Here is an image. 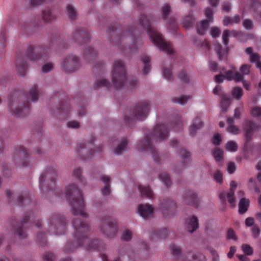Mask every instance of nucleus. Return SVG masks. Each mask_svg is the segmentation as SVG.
<instances>
[{"label":"nucleus","instance_id":"nucleus-1","mask_svg":"<svg viewBox=\"0 0 261 261\" xmlns=\"http://www.w3.org/2000/svg\"><path fill=\"white\" fill-rule=\"evenodd\" d=\"M72 224L74 228V237L73 241H69L64 249L66 253L73 252L80 247H84L88 250H97L100 251L103 248V244L101 241L90 240L89 238V226L81 219H74Z\"/></svg>","mask_w":261,"mask_h":261},{"label":"nucleus","instance_id":"nucleus-2","mask_svg":"<svg viewBox=\"0 0 261 261\" xmlns=\"http://www.w3.org/2000/svg\"><path fill=\"white\" fill-rule=\"evenodd\" d=\"M169 127L165 124H157L150 135H146L144 139L138 143V149L150 151L154 162H160L161 156L154 148L152 140L162 141L167 139L169 136Z\"/></svg>","mask_w":261,"mask_h":261},{"label":"nucleus","instance_id":"nucleus-3","mask_svg":"<svg viewBox=\"0 0 261 261\" xmlns=\"http://www.w3.org/2000/svg\"><path fill=\"white\" fill-rule=\"evenodd\" d=\"M66 197L71 206V212L74 216L80 215L83 218L88 217L85 212V203L82 192L74 184L69 185L66 191Z\"/></svg>","mask_w":261,"mask_h":261},{"label":"nucleus","instance_id":"nucleus-4","mask_svg":"<svg viewBox=\"0 0 261 261\" xmlns=\"http://www.w3.org/2000/svg\"><path fill=\"white\" fill-rule=\"evenodd\" d=\"M139 21L140 25L146 30L151 42L155 45L168 54L170 55L173 53L172 45L170 43L165 41L162 35L151 27L150 19L146 16L142 15Z\"/></svg>","mask_w":261,"mask_h":261},{"label":"nucleus","instance_id":"nucleus-5","mask_svg":"<svg viewBox=\"0 0 261 261\" xmlns=\"http://www.w3.org/2000/svg\"><path fill=\"white\" fill-rule=\"evenodd\" d=\"M36 211H32L31 212L25 213L23 219L19 222H16L15 219L10 221L13 229L20 239H24L27 237L26 229L30 225L33 224L37 228L41 226V222L36 219Z\"/></svg>","mask_w":261,"mask_h":261},{"label":"nucleus","instance_id":"nucleus-6","mask_svg":"<svg viewBox=\"0 0 261 261\" xmlns=\"http://www.w3.org/2000/svg\"><path fill=\"white\" fill-rule=\"evenodd\" d=\"M27 100L24 102L22 107L16 108L15 110H13L11 107L12 100L11 96L8 97V108L11 111L12 115L17 117H21L25 116L30 112V102L29 99H30L32 101L35 102L38 99V91L36 85H34L33 87L30 89L28 94L25 96Z\"/></svg>","mask_w":261,"mask_h":261},{"label":"nucleus","instance_id":"nucleus-7","mask_svg":"<svg viewBox=\"0 0 261 261\" xmlns=\"http://www.w3.org/2000/svg\"><path fill=\"white\" fill-rule=\"evenodd\" d=\"M57 173L54 166H51L42 173L39 177L40 189L44 192L55 191Z\"/></svg>","mask_w":261,"mask_h":261},{"label":"nucleus","instance_id":"nucleus-8","mask_svg":"<svg viewBox=\"0 0 261 261\" xmlns=\"http://www.w3.org/2000/svg\"><path fill=\"white\" fill-rule=\"evenodd\" d=\"M109 32L111 35L112 34L118 35L114 39H112V42H116V43L118 45L124 40L133 41L134 43L137 42V39L135 37V30L133 28L127 27L122 29L117 25L109 28Z\"/></svg>","mask_w":261,"mask_h":261},{"label":"nucleus","instance_id":"nucleus-9","mask_svg":"<svg viewBox=\"0 0 261 261\" xmlns=\"http://www.w3.org/2000/svg\"><path fill=\"white\" fill-rule=\"evenodd\" d=\"M112 80L115 88L122 87L126 81V71L124 63L118 60L114 61L113 65Z\"/></svg>","mask_w":261,"mask_h":261},{"label":"nucleus","instance_id":"nucleus-10","mask_svg":"<svg viewBox=\"0 0 261 261\" xmlns=\"http://www.w3.org/2000/svg\"><path fill=\"white\" fill-rule=\"evenodd\" d=\"M48 231L56 235L64 234L66 231V220L59 213L53 214L48 221Z\"/></svg>","mask_w":261,"mask_h":261},{"label":"nucleus","instance_id":"nucleus-11","mask_svg":"<svg viewBox=\"0 0 261 261\" xmlns=\"http://www.w3.org/2000/svg\"><path fill=\"white\" fill-rule=\"evenodd\" d=\"M149 111V104L146 101L139 102L135 107L132 117L125 116L124 120L126 124L130 125L134 120H143L145 119Z\"/></svg>","mask_w":261,"mask_h":261},{"label":"nucleus","instance_id":"nucleus-12","mask_svg":"<svg viewBox=\"0 0 261 261\" xmlns=\"http://www.w3.org/2000/svg\"><path fill=\"white\" fill-rule=\"evenodd\" d=\"M48 54V49L44 46H35L29 44L24 55L31 61H35L41 59H46Z\"/></svg>","mask_w":261,"mask_h":261},{"label":"nucleus","instance_id":"nucleus-13","mask_svg":"<svg viewBox=\"0 0 261 261\" xmlns=\"http://www.w3.org/2000/svg\"><path fill=\"white\" fill-rule=\"evenodd\" d=\"M100 227L101 232L108 238H113L116 234L117 231L116 222L112 221L108 216H105L102 218Z\"/></svg>","mask_w":261,"mask_h":261},{"label":"nucleus","instance_id":"nucleus-14","mask_svg":"<svg viewBox=\"0 0 261 261\" xmlns=\"http://www.w3.org/2000/svg\"><path fill=\"white\" fill-rule=\"evenodd\" d=\"M170 248L173 255L176 258L182 261H206V257L201 253L192 254L191 252H188V256L190 257V259H188L187 258L185 254H181V249L179 247L172 244Z\"/></svg>","mask_w":261,"mask_h":261},{"label":"nucleus","instance_id":"nucleus-15","mask_svg":"<svg viewBox=\"0 0 261 261\" xmlns=\"http://www.w3.org/2000/svg\"><path fill=\"white\" fill-rule=\"evenodd\" d=\"M80 58L75 56L65 58L62 64V69L67 73H71L78 70L80 67Z\"/></svg>","mask_w":261,"mask_h":261},{"label":"nucleus","instance_id":"nucleus-16","mask_svg":"<svg viewBox=\"0 0 261 261\" xmlns=\"http://www.w3.org/2000/svg\"><path fill=\"white\" fill-rule=\"evenodd\" d=\"M13 160L16 164L22 167L29 165V154L23 146H17L14 149Z\"/></svg>","mask_w":261,"mask_h":261},{"label":"nucleus","instance_id":"nucleus-17","mask_svg":"<svg viewBox=\"0 0 261 261\" xmlns=\"http://www.w3.org/2000/svg\"><path fill=\"white\" fill-rule=\"evenodd\" d=\"M91 36L86 29L77 28L72 34V39L79 45H82L91 41Z\"/></svg>","mask_w":261,"mask_h":261},{"label":"nucleus","instance_id":"nucleus-18","mask_svg":"<svg viewBox=\"0 0 261 261\" xmlns=\"http://www.w3.org/2000/svg\"><path fill=\"white\" fill-rule=\"evenodd\" d=\"M94 141V138L93 137H92L87 144H80L79 148L77 149V152L81 159L83 160H88L92 156L94 152L92 148L93 146Z\"/></svg>","mask_w":261,"mask_h":261},{"label":"nucleus","instance_id":"nucleus-19","mask_svg":"<svg viewBox=\"0 0 261 261\" xmlns=\"http://www.w3.org/2000/svg\"><path fill=\"white\" fill-rule=\"evenodd\" d=\"M230 187L229 191L226 193L225 191L222 192L219 194V198L222 202L225 203L226 198L227 197L228 202L231 206L235 205V199L234 197V192L237 187V184L234 181H231L230 182Z\"/></svg>","mask_w":261,"mask_h":261},{"label":"nucleus","instance_id":"nucleus-20","mask_svg":"<svg viewBox=\"0 0 261 261\" xmlns=\"http://www.w3.org/2000/svg\"><path fill=\"white\" fill-rule=\"evenodd\" d=\"M243 127L246 141L249 142L252 139L254 130L257 128V125L252 121L246 119L243 123Z\"/></svg>","mask_w":261,"mask_h":261},{"label":"nucleus","instance_id":"nucleus-21","mask_svg":"<svg viewBox=\"0 0 261 261\" xmlns=\"http://www.w3.org/2000/svg\"><path fill=\"white\" fill-rule=\"evenodd\" d=\"M21 59H23V55L20 53H17L16 68L20 75L23 76L27 72L28 66L25 62L21 61Z\"/></svg>","mask_w":261,"mask_h":261},{"label":"nucleus","instance_id":"nucleus-22","mask_svg":"<svg viewBox=\"0 0 261 261\" xmlns=\"http://www.w3.org/2000/svg\"><path fill=\"white\" fill-rule=\"evenodd\" d=\"M184 198L187 204L191 205L196 208L198 207L199 200L196 194L193 191H188L184 195Z\"/></svg>","mask_w":261,"mask_h":261},{"label":"nucleus","instance_id":"nucleus-23","mask_svg":"<svg viewBox=\"0 0 261 261\" xmlns=\"http://www.w3.org/2000/svg\"><path fill=\"white\" fill-rule=\"evenodd\" d=\"M198 220L195 216H192L187 218L185 222V226L187 231L190 232H194L198 228Z\"/></svg>","mask_w":261,"mask_h":261},{"label":"nucleus","instance_id":"nucleus-24","mask_svg":"<svg viewBox=\"0 0 261 261\" xmlns=\"http://www.w3.org/2000/svg\"><path fill=\"white\" fill-rule=\"evenodd\" d=\"M224 75L225 79L228 81L234 80L236 82H239L242 81L243 79V76L239 72L236 71V69L234 68L226 71Z\"/></svg>","mask_w":261,"mask_h":261},{"label":"nucleus","instance_id":"nucleus-25","mask_svg":"<svg viewBox=\"0 0 261 261\" xmlns=\"http://www.w3.org/2000/svg\"><path fill=\"white\" fill-rule=\"evenodd\" d=\"M153 211V208L148 204H140L138 207V212L140 215L144 219H146L152 215Z\"/></svg>","mask_w":261,"mask_h":261},{"label":"nucleus","instance_id":"nucleus-26","mask_svg":"<svg viewBox=\"0 0 261 261\" xmlns=\"http://www.w3.org/2000/svg\"><path fill=\"white\" fill-rule=\"evenodd\" d=\"M17 202L20 206H28L32 204V201L28 191H24L18 195Z\"/></svg>","mask_w":261,"mask_h":261},{"label":"nucleus","instance_id":"nucleus-27","mask_svg":"<svg viewBox=\"0 0 261 261\" xmlns=\"http://www.w3.org/2000/svg\"><path fill=\"white\" fill-rule=\"evenodd\" d=\"M100 180L105 184V186L101 190L102 194L104 196L109 195L111 193V178L107 175H102L100 177Z\"/></svg>","mask_w":261,"mask_h":261},{"label":"nucleus","instance_id":"nucleus-28","mask_svg":"<svg viewBox=\"0 0 261 261\" xmlns=\"http://www.w3.org/2000/svg\"><path fill=\"white\" fill-rule=\"evenodd\" d=\"M202 126L203 123L200 118L198 117H196L190 127V135L192 136H194L196 135V132L201 128Z\"/></svg>","mask_w":261,"mask_h":261},{"label":"nucleus","instance_id":"nucleus-29","mask_svg":"<svg viewBox=\"0 0 261 261\" xmlns=\"http://www.w3.org/2000/svg\"><path fill=\"white\" fill-rule=\"evenodd\" d=\"M141 60L144 64V67L142 69V74L143 75L147 74L151 69V65L150 64V58L148 56L142 55Z\"/></svg>","mask_w":261,"mask_h":261},{"label":"nucleus","instance_id":"nucleus-30","mask_svg":"<svg viewBox=\"0 0 261 261\" xmlns=\"http://www.w3.org/2000/svg\"><path fill=\"white\" fill-rule=\"evenodd\" d=\"M96 52L91 47L86 48L83 53L84 59L88 62L93 61L96 57Z\"/></svg>","mask_w":261,"mask_h":261},{"label":"nucleus","instance_id":"nucleus-31","mask_svg":"<svg viewBox=\"0 0 261 261\" xmlns=\"http://www.w3.org/2000/svg\"><path fill=\"white\" fill-rule=\"evenodd\" d=\"M138 189L142 196H144L149 199L153 198V193L149 186L139 185L138 186Z\"/></svg>","mask_w":261,"mask_h":261},{"label":"nucleus","instance_id":"nucleus-32","mask_svg":"<svg viewBox=\"0 0 261 261\" xmlns=\"http://www.w3.org/2000/svg\"><path fill=\"white\" fill-rule=\"evenodd\" d=\"M178 152L181 155L182 165L184 168L186 167L190 161V152L185 149H181Z\"/></svg>","mask_w":261,"mask_h":261},{"label":"nucleus","instance_id":"nucleus-33","mask_svg":"<svg viewBox=\"0 0 261 261\" xmlns=\"http://www.w3.org/2000/svg\"><path fill=\"white\" fill-rule=\"evenodd\" d=\"M175 205L174 201L172 199L168 198L164 199L161 202L160 207L163 211H168L172 208H174L175 207Z\"/></svg>","mask_w":261,"mask_h":261},{"label":"nucleus","instance_id":"nucleus-34","mask_svg":"<svg viewBox=\"0 0 261 261\" xmlns=\"http://www.w3.org/2000/svg\"><path fill=\"white\" fill-rule=\"evenodd\" d=\"M249 205V200L245 198H242L239 203V213L243 214L247 212Z\"/></svg>","mask_w":261,"mask_h":261},{"label":"nucleus","instance_id":"nucleus-35","mask_svg":"<svg viewBox=\"0 0 261 261\" xmlns=\"http://www.w3.org/2000/svg\"><path fill=\"white\" fill-rule=\"evenodd\" d=\"M42 17L44 21L50 22L56 18V15L50 9H47L43 11Z\"/></svg>","mask_w":261,"mask_h":261},{"label":"nucleus","instance_id":"nucleus-36","mask_svg":"<svg viewBox=\"0 0 261 261\" xmlns=\"http://www.w3.org/2000/svg\"><path fill=\"white\" fill-rule=\"evenodd\" d=\"M168 235V230L166 228H162L159 230H155L153 231L152 238L155 239V238L160 239H165Z\"/></svg>","mask_w":261,"mask_h":261},{"label":"nucleus","instance_id":"nucleus-37","mask_svg":"<svg viewBox=\"0 0 261 261\" xmlns=\"http://www.w3.org/2000/svg\"><path fill=\"white\" fill-rule=\"evenodd\" d=\"M128 144L127 140L126 138L122 139L120 143L114 149V152L116 154H121L122 151L126 148Z\"/></svg>","mask_w":261,"mask_h":261},{"label":"nucleus","instance_id":"nucleus-38","mask_svg":"<svg viewBox=\"0 0 261 261\" xmlns=\"http://www.w3.org/2000/svg\"><path fill=\"white\" fill-rule=\"evenodd\" d=\"M67 15L71 20H75L77 16L76 10L70 4L67 5Z\"/></svg>","mask_w":261,"mask_h":261},{"label":"nucleus","instance_id":"nucleus-39","mask_svg":"<svg viewBox=\"0 0 261 261\" xmlns=\"http://www.w3.org/2000/svg\"><path fill=\"white\" fill-rule=\"evenodd\" d=\"M209 22L207 20L201 21L197 27V33L200 35L205 34L206 29L208 28Z\"/></svg>","mask_w":261,"mask_h":261},{"label":"nucleus","instance_id":"nucleus-40","mask_svg":"<svg viewBox=\"0 0 261 261\" xmlns=\"http://www.w3.org/2000/svg\"><path fill=\"white\" fill-rule=\"evenodd\" d=\"M111 86L110 82L106 79H100L96 81L95 84L96 88H99L101 87H105L106 88H109Z\"/></svg>","mask_w":261,"mask_h":261},{"label":"nucleus","instance_id":"nucleus-41","mask_svg":"<svg viewBox=\"0 0 261 261\" xmlns=\"http://www.w3.org/2000/svg\"><path fill=\"white\" fill-rule=\"evenodd\" d=\"M230 103V98L226 95H223L221 100V106L223 112L227 111Z\"/></svg>","mask_w":261,"mask_h":261},{"label":"nucleus","instance_id":"nucleus-42","mask_svg":"<svg viewBox=\"0 0 261 261\" xmlns=\"http://www.w3.org/2000/svg\"><path fill=\"white\" fill-rule=\"evenodd\" d=\"M213 155L217 163L223 160V150L219 148H216L213 151Z\"/></svg>","mask_w":261,"mask_h":261},{"label":"nucleus","instance_id":"nucleus-43","mask_svg":"<svg viewBox=\"0 0 261 261\" xmlns=\"http://www.w3.org/2000/svg\"><path fill=\"white\" fill-rule=\"evenodd\" d=\"M82 170L80 167L75 168L72 173V175L76 178L80 182L85 185L83 177L82 176Z\"/></svg>","mask_w":261,"mask_h":261},{"label":"nucleus","instance_id":"nucleus-44","mask_svg":"<svg viewBox=\"0 0 261 261\" xmlns=\"http://www.w3.org/2000/svg\"><path fill=\"white\" fill-rule=\"evenodd\" d=\"M59 107H57V110L60 113H66L70 109V107L67 101L65 102L59 103Z\"/></svg>","mask_w":261,"mask_h":261},{"label":"nucleus","instance_id":"nucleus-45","mask_svg":"<svg viewBox=\"0 0 261 261\" xmlns=\"http://www.w3.org/2000/svg\"><path fill=\"white\" fill-rule=\"evenodd\" d=\"M159 177L167 187H168L171 185V180L170 177L166 172L160 174L159 175Z\"/></svg>","mask_w":261,"mask_h":261},{"label":"nucleus","instance_id":"nucleus-46","mask_svg":"<svg viewBox=\"0 0 261 261\" xmlns=\"http://www.w3.org/2000/svg\"><path fill=\"white\" fill-rule=\"evenodd\" d=\"M194 20L195 19L193 17L192 14H189L184 19L183 23L185 28H186V29H188L192 27Z\"/></svg>","mask_w":261,"mask_h":261},{"label":"nucleus","instance_id":"nucleus-47","mask_svg":"<svg viewBox=\"0 0 261 261\" xmlns=\"http://www.w3.org/2000/svg\"><path fill=\"white\" fill-rule=\"evenodd\" d=\"M231 94L236 99L239 100L243 95V89L238 87H234L231 91Z\"/></svg>","mask_w":261,"mask_h":261},{"label":"nucleus","instance_id":"nucleus-48","mask_svg":"<svg viewBox=\"0 0 261 261\" xmlns=\"http://www.w3.org/2000/svg\"><path fill=\"white\" fill-rule=\"evenodd\" d=\"M238 146L237 143L233 141H228L225 145L226 150L231 152H236L238 150Z\"/></svg>","mask_w":261,"mask_h":261},{"label":"nucleus","instance_id":"nucleus-49","mask_svg":"<svg viewBox=\"0 0 261 261\" xmlns=\"http://www.w3.org/2000/svg\"><path fill=\"white\" fill-rule=\"evenodd\" d=\"M183 122L180 116L178 115L176 117L174 122V127L176 131L180 130L182 129Z\"/></svg>","mask_w":261,"mask_h":261},{"label":"nucleus","instance_id":"nucleus-50","mask_svg":"<svg viewBox=\"0 0 261 261\" xmlns=\"http://www.w3.org/2000/svg\"><path fill=\"white\" fill-rule=\"evenodd\" d=\"M163 74L166 80L168 81H172L173 80L172 70L170 67H163Z\"/></svg>","mask_w":261,"mask_h":261},{"label":"nucleus","instance_id":"nucleus-51","mask_svg":"<svg viewBox=\"0 0 261 261\" xmlns=\"http://www.w3.org/2000/svg\"><path fill=\"white\" fill-rule=\"evenodd\" d=\"M191 98V96L183 95L177 98H174L173 101L175 103H178L181 105L185 104L187 101Z\"/></svg>","mask_w":261,"mask_h":261},{"label":"nucleus","instance_id":"nucleus-52","mask_svg":"<svg viewBox=\"0 0 261 261\" xmlns=\"http://www.w3.org/2000/svg\"><path fill=\"white\" fill-rule=\"evenodd\" d=\"M171 11V7L169 4H165L162 7V17L164 19L166 20L169 13Z\"/></svg>","mask_w":261,"mask_h":261},{"label":"nucleus","instance_id":"nucleus-53","mask_svg":"<svg viewBox=\"0 0 261 261\" xmlns=\"http://www.w3.org/2000/svg\"><path fill=\"white\" fill-rule=\"evenodd\" d=\"M178 79L184 83H188L189 82V76L186 72L182 70L178 75Z\"/></svg>","mask_w":261,"mask_h":261},{"label":"nucleus","instance_id":"nucleus-54","mask_svg":"<svg viewBox=\"0 0 261 261\" xmlns=\"http://www.w3.org/2000/svg\"><path fill=\"white\" fill-rule=\"evenodd\" d=\"M250 114L253 117H260L261 116V108L257 106L253 107L251 110Z\"/></svg>","mask_w":261,"mask_h":261},{"label":"nucleus","instance_id":"nucleus-55","mask_svg":"<svg viewBox=\"0 0 261 261\" xmlns=\"http://www.w3.org/2000/svg\"><path fill=\"white\" fill-rule=\"evenodd\" d=\"M260 229L258 225L255 224L251 228L252 236L254 238H257L260 234Z\"/></svg>","mask_w":261,"mask_h":261},{"label":"nucleus","instance_id":"nucleus-56","mask_svg":"<svg viewBox=\"0 0 261 261\" xmlns=\"http://www.w3.org/2000/svg\"><path fill=\"white\" fill-rule=\"evenodd\" d=\"M242 249L244 253L247 255H251L253 253V248L248 244H243Z\"/></svg>","mask_w":261,"mask_h":261},{"label":"nucleus","instance_id":"nucleus-57","mask_svg":"<svg viewBox=\"0 0 261 261\" xmlns=\"http://www.w3.org/2000/svg\"><path fill=\"white\" fill-rule=\"evenodd\" d=\"M215 50L217 52V55L219 57V59L220 60H222L223 58V56L224 55V54L225 53V51H224L222 47V46L221 44H218L215 48Z\"/></svg>","mask_w":261,"mask_h":261},{"label":"nucleus","instance_id":"nucleus-58","mask_svg":"<svg viewBox=\"0 0 261 261\" xmlns=\"http://www.w3.org/2000/svg\"><path fill=\"white\" fill-rule=\"evenodd\" d=\"M213 14L214 12L211 8H207L205 10V15L207 18L208 22H212L213 21Z\"/></svg>","mask_w":261,"mask_h":261},{"label":"nucleus","instance_id":"nucleus-59","mask_svg":"<svg viewBox=\"0 0 261 261\" xmlns=\"http://www.w3.org/2000/svg\"><path fill=\"white\" fill-rule=\"evenodd\" d=\"M250 66L247 64H244L240 67V70L241 75H247L250 72Z\"/></svg>","mask_w":261,"mask_h":261},{"label":"nucleus","instance_id":"nucleus-60","mask_svg":"<svg viewBox=\"0 0 261 261\" xmlns=\"http://www.w3.org/2000/svg\"><path fill=\"white\" fill-rule=\"evenodd\" d=\"M36 240L39 243L42 244V245L46 243V237L43 233H40L37 235Z\"/></svg>","mask_w":261,"mask_h":261},{"label":"nucleus","instance_id":"nucleus-61","mask_svg":"<svg viewBox=\"0 0 261 261\" xmlns=\"http://www.w3.org/2000/svg\"><path fill=\"white\" fill-rule=\"evenodd\" d=\"M230 34V31L228 30H225L223 31L222 35V40L224 44L227 45L229 43L228 36Z\"/></svg>","mask_w":261,"mask_h":261},{"label":"nucleus","instance_id":"nucleus-62","mask_svg":"<svg viewBox=\"0 0 261 261\" xmlns=\"http://www.w3.org/2000/svg\"><path fill=\"white\" fill-rule=\"evenodd\" d=\"M132 238V233L129 230H125L124 231L122 236L121 237L122 240L128 241Z\"/></svg>","mask_w":261,"mask_h":261},{"label":"nucleus","instance_id":"nucleus-63","mask_svg":"<svg viewBox=\"0 0 261 261\" xmlns=\"http://www.w3.org/2000/svg\"><path fill=\"white\" fill-rule=\"evenodd\" d=\"M67 126L69 128L77 129L80 127V123L77 121L72 120L67 123Z\"/></svg>","mask_w":261,"mask_h":261},{"label":"nucleus","instance_id":"nucleus-64","mask_svg":"<svg viewBox=\"0 0 261 261\" xmlns=\"http://www.w3.org/2000/svg\"><path fill=\"white\" fill-rule=\"evenodd\" d=\"M43 261H54L55 255L51 252H46L43 256Z\"/></svg>","mask_w":261,"mask_h":261}]
</instances>
